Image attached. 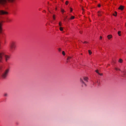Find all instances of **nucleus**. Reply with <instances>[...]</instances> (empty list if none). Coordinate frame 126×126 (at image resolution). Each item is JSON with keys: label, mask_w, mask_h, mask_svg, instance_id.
<instances>
[{"label": "nucleus", "mask_w": 126, "mask_h": 126, "mask_svg": "<svg viewBox=\"0 0 126 126\" xmlns=\"http://www.w3.org/2000/svg\"><path fill=\"white\" fill-rule=\"evenodd\" d=\"M9 71V69H7L4 71L1 75V77L3 79H5L6 78L8 75Z\"/></svg>", "instance_id": "obj_1"}, {"label": "nucleus", "mask_w": 126, "mask_h": 126, "mask_svg": "<svg viewBox=\"0 0 126 126\" xmlns=\"http://www.w3.org/2000/svg\"><path fill=\"white\" fill-rule=\"evenodd\" d=\"M16 0H0V4L4 5L6 4L7 2L10 3H13Z\"/></svg>", "instance_id": "obj_2"}, {"label": "nucleus", "mask_w": 126, "mask_h": 126, "mask_svg": "<svg viewBox=\"0 0 126 126\" xmlns=\"http://www.w3.org/2000/svg\"><path fill=\"white\" fill-rule=\"evenodd\" d=\"M4 56L5 57V61L6 62H7V60L9 59V56L7 55H4V53L3 52H0V62H1V60L2 59L3 56Z\"/></svg>", "instance_id": "obj_3"}, {"label": "nucleus", "mask_w": 126, "mask_h": 126, "mask_svg": "<svg viewBox=\"0 0 126 126\" xmlns=\"http://www.w3.org/2000/svg\"><path fill=\"white\" fill-rule=\"evenodd\" d=\"M16 46L15 42H12L10 45V50L11 51L13 52L15 50Z\"/></svg>", "instance_id": "obj_4"}, {"label": "nucleus", "mask_w": 126, "mask_h": 126, "mask_svg": "<svg viewBox=\"0 0 126 126\" xmlns=\"http://www.w3.org/2000/svg\"><path fill=\"white\" fill-rule=\"evenodd\" d=\"M8 13L7 12L3 10H0V14L1 15L7 14Z\"/></svg>", "instance_id": "obj_5"}, {"label": "nucleus", "mask_w": 126, "mask_h": 126, "mask_svg": "<svg viewBox=\"0 0 126 126\" xmlns=\"http://www.w3.org/2000/svg\"><path fill=\"white\" fill-rule=\"evenodd\" d=\"M80 81L81 83L82 84H83L85 86H86V85L85 83L83 81V80L82 79H81V78H80Z\"/></svg>", "instance_id": "obj_6"}, {"label": "nucleus", "mask_w": 126, "mask_h": 126, "mask_svg": "<svg viewBox=\"0 0 126 126\" xmlns=\"http://www.w3.org/2000/svg\"><path fill=\"white\" fill-rule=\"evenodd\" d=\"M2 25L1 23H0V33H1L2 30Z\"/></svg>", "instance_id": "obj_7"}, {"label": "nucleus", "mask_w": 126, "mask_h": 126, "mask_svg": "<svg viewBox=\"0 0 126 126\" xmlns=\"http://www.w3.org/2000/svg\"><path fill=\"white\" fill-rule=\"evenodd\" d=\"M107 37L109 39H110L112 37V36L111 35H108L107 36Z\"/></svg>", "instance_id": "obj_8"}, {"label": "nucleus", "mask_w": 126, "mask_h": 126, "mask_svg": "<svg viewBox=\"0 0 126 126\" xmlns=\"http://www.w3.org/2000/svg\"><path fill=\"white\" fill-rule=\"evenodd\" d=\"M123 7L121 5L119 7L118 9H119L122 10L123 9Z\"/></svg>", "instance_id": "obj_9"}, {"label": "nucleus", "mask_w": 126, "mask_h": 126, "mask_svg": "<svg viewBox=\"0 0 126 126\" xmlns=\"http://www.w3.org/2000/svg\"><path fill=\"white\" fill-rule=\"evenodd\" d=\"M87 79L88 78L87 77H85L83 78L84 80L85 81H86V82H88Z\"/></svg>", "instance_id": "obj_10"}, {"label": "nucleus", "mask_w": 126, "mask_h": 126, "mask_svg": "<svg viewBox=\"0 0 126 126\" xmlns=\"http://www.w3.org/2000/svg\"><path fill=\"white\" fill-rule=\"evenodd\" d=\"M115 14H113V15L114 16H116L117 15V12H116V11H115Z\"/></svg>", "instance_id": "obj_11"}, {"label": "nucleus", "mask_w": 126, "mask_h": 126, "mask_svg": "<svg viewBox=\"0 0 126 126\" xmlns=\"http://www.w3.org/2000/svg\"><path fill=\"white\" fill-rule=\"evenodd\" d=\"M98 16H100L101 15V12L100 11H98Z\"/></svg>", "instance_id": "obj_12"}, {"label": "nucleus", "mask_w": 126, "mask_h": 126, "mask_svg": "<svg viewBox=\"0 0 126 126\" xmlns=\"http://www.w3.org/2000/svg\"><path fill=\"white\" fill-rule=\"evenodd\" d=\"M119 62L120 63H121L123 62V60L122 59H120L119 60Z\"/></svg>", "instance_id": "obj_13"}, {"label": "nucleus", "mask_w": 126, "mask_h": 126, "mask_svg": "<svg viewBox=\"0 0 126 126\" xmlns=\"http://www.w3.org/2000/svg\"><path fill=\"white\" fill-rule=\"evenodd\" d=\"M122 72H123V73L124 75H125L126 74V72L124 70L123 71H122Z\"/></svg>", "instance_id": "obj_14"}, {"label": "nucleus", "mask_w": 126, "mask_h": 126, "mask_svg": "<svg viewBox=\"0 0 126 126\" xmlns=\"http://www.w3.org/2000/svg\"><path fill=\"white\" fill-rule=\"evenodd\" d=\"M88 52L89 54L91 55L92 54V52L90 50H88Z\"/></svg>", "instance_id": "obj_15"}, {"label": "nucleus", "mask_w": 126, "mask_h": 126, "mask_svg": "<svg viewBox=\"0 0 126 126\" xmlns=\"http://www.w3.org/2000/svg\"><path fill=\"white\" fill-rule=\"evenodd\" d=\"M121 33V32L120 31H119L118 32V34L119 36H120L121 35L120 34Z\"/></svg>", "instance_id": "obj_16"}, {"label": "nucleus", "mask_w": 126, "mask_h": 126, "mask_svg": "<svg viewBox=\"0 0 126 126\" xmlns=\"http://www.w3.org/2000/svg\"><path fill=\"white\" fill-rule=\"evenodd\" d=\"M53 20H55V15H53Z\"/></svg>", "instance_id": "obj_17"}, {"label": "nucleus", "mask_w": 126, "mask_h": 126, "mask_svg": "<svg viewBox=\"0 0 126 126\" xmlns=\"http://www.w3.org/2000/svg\"><path fill=\"white\" fill-rule=\"evenodd\" d=\"M60 30L61 31H62L63 30V29L62 27H60Z\"/></svg>", "instance_id": "obj_18"}, {"label": "nucleus", "mask_w": 126, "mask_h": 126, "mask_svg": "<svg viewBox=\"0 0 126 126\" xmlns=\"http://www.w3.org/2000/svg\"><path fill=\"white\" fill-rule=\"evenodd\" d=\"M115 69L116 70H119V71H121V70H120V69H118V68H117L116 67L115 68Z\"/></svg>", "instance_id": "obj_19"}, {"label": "nucleus", "mask_w": 126, "mask_h": 126, "mask_svg": "<svg viewBox=\"0 0 126 126\" xmlns=\"http://www.w3.org/2000/svg\"><path fill=\"white\" fill-rule=\"evenodd\" d=\"M74 16H72L71 18L70 19H72L74 18Z\"/></svg>", "instance_id": "obj_20"}, {"label": "nucleus", "mask_w": 126, "mask_h": 126, "mask_svg": "<svg viewBox=\"0 0 126 126\" xmlns=\"http://www.w3.org/2000/svg\"><path fill=\"white\" fill-rule=\"evenodd\" d=\"M62 54L63 55H65V52L64 51H62Z\"/></svg>", "instance_id": "obj_21"}, {"label": "nucleus", "mask_w": 126, "mask_h": 126, "mask_svg": "<svg viewBox=\"0 0 126 126\" xmlns=\"http://www.w3.org/2000/svg\"><path fill=\"white\" fill-rule=\"evenodd\" d=\"M61 11L63 13L64 12V10H63L62 9H61Z\"/></svg>", "instance_id": "obj_22"}, {"label": "nucleus", "mask_w": 126, "mask_h": 126, "mask_svg": "<svg viewBox=\"0 0 126 126\" xmlns=\"http://www.w3.org/2000/svg\"><path fill=\"white\" fill-rule=\"evenodd\" d=\"M7 95H8V94L6 93H5L4 94V96H7Z\"/></svg>", "instance_id": "obj_23"}, {"label": "nucleus", "mask_w": 126, "mask_h": 126, "mask_svg": "<svg viewBox=\"0 0 126 126\" xmlns=\"http://www.w3.org/2000/svg\"><path fill=\"white\" fill-rule=\"evenodd\" d=\"M61 22H60L59 23V24L60 26H61Z\"/></svg>", "instance_id": "obj_24"}, {"label": "nucleus", "mask_w": 126, "mask_h": 126, "mask_svg": "<svg viewBox=\"0 0 126 126\" xmlns=\"http://www.w3.org/2000/svg\"><path fill=\"white\" fill-rule=\"evenodd\" d=\"M68 1H66V2H65V4H66V5H67L68 4Z\"/></svg>", "instance_id": "obj_25"}, {"label": "nucleus", "mask_w": 126, "mask_h": 126, "mask_svg": "<svg viewBox=\"0 0 126 126\" xmlns=\"http://www.w3.org/2000/svg\"><path fill=\"white\" fill-rule=\"evenodd\" d=\"M67 16H66L65 17H64V20L65 21L66 18H67Z\"/></svg>", "instance_id": "obj_26"}, {"label": "nucleus", "mask_w": 126, "mask_h": 126, "mask_svg": "<svg viewBox=\"0 0 126 126\" xmlns=\"http://www.w3.org/2000/svg\"><path fill=\"white\" fill-rule=\"evenodd\" d=\"M58 50L59 52L61 51V49L60 48H59L58 49Z\"/></svg>", "instance_id": "obj_27"}, {"label": "nucleus", "mask_w": 126, "mask_h": 126, "mask_svg": "<svg viewBox=\"0 0 126 126\" xmlns=\"http://www.w3.org/2000/svg\"><path fill=\"white\" fill-rule=\"evenodd\" d=\"M95 72L98 74L99 73L98 72V70H95Z\"/></svg>", "instance_id": "obj_28"}, {"label": "nucleus", "mask_w": 126, "mask_h": 126, "mask_svg": "<svg viewBox=\"0 0 126 126\" xmlns=\"http://www.w3.org/2000/svg\"><path fill=\"white\" fill-rule=\"evenodd\" d=\"M70 12H72V10H73L71 8H70Z\"/></svg>", "instance_id": "obj_29"}, {"label": "nucleus", "mask_w": 126, "mask_h": 126, "mask_svg": "<svg viewBox=\"0 0 126 126\" xmlns=\"http://www.w3.org/2000/svg\"><path fill=\"white\" fill-rule=\"evenodd\" d=\"M98 7H100L101 6V5L100 4H98Z\"/></svg>", "instance_id": "obj_30"}, {"label": "nucleus", "mask_w": 126, "mask_h": 126, "mask_svg": "<svg viewBox=\"0 0 126 126\" xmlns=\"http://www.w3.org/2000/svg\"><path fill=\"white\" fill-rule=\"evenodd\" d=\"M88 42L86 41H85L83 42L84 43H87Z\"/></svg>", "instance_id": "obj_31"}, {"label": "nucleus", "mask_w": 126, "mask_h": 126, "mask_svg": "<svg viewBox=\"0 0 126 126\" xmlns=\"http://www.w3.org/2000/svg\"><path fill=\"white\" fill-rule=\"evenodd\" d=\"M71 57H68V58H67V60H68L69 59H71Z\"/></svg>", "instance_id": "obj_32"}, {"label": "nucleus", "mask_w": 126, "mask_h": 126, "mask_svg": "<svg viewBox=\"0 0 126 126\" xmlns=\"http://www.w3.org/2000/svg\"><path fill=\"white\" fill-rule=\"evenodd\" d=\"M98 74L100 75V76H102V74H100L99 73Z\"/></svg>", "instance_id": "obj_33"}, {"label": "nucleus", "mask_w": 126, "mask_h": 126, "mask_svg": "<svg viewBox=\"0 0 126 126\" xmlns=\"http://www.w3.org/2000/svg\"><path fill=\"white\" fill-rule=\"evenodd\" d=\"M102 38V37L101 36H100V39H101Z\"/></svg>", "instance_id": "obj_34"}, {"label": "nucleus", "mask_w": 126, "mask_h": 126, "mask_svg": "<svg viewBox=\"0 0 126 126\" xmlns=\"http://www.w3.org/2000/svg\"><path fill=\"white\" fill-rule=\"evenodd\" d=\"M44 12H46V11L45 10H44Z\"/></svg>", "instance_id": "obj_35"}, {"label": "nucleus", "mask_w": 126, "mask_h": 126, "mask_svg": "<svg viewBox=\"0 0 126 126\" xmlns=\"http://www.w3.org/2000/svg\"><path fill=\"white\" fill-rule=\"evenodd\" d=\"M98 85H99L100 84V83L99 82L98 83Z\"/></svg>", "instance_id": "obj_36"}, {"label": "nucleus", "mask_w": 126, "mask_h": 126, "mask_svg": "<svg viewBox=\"0 0 126 126\" xmlns=\"http://www.w3.org/2000/svg\"><path fill=\"white\" fill-rule=\"evenodd\" d=\"M49 12H50V13H51L49 11Z\"/></svg>", "instance_id": "obj_37"}, {"label": "nucleus", "mask_w": 126, "mask_h": 126, "mask_svg": "<svg viewBox=\"0 0 126 126\" xmlns=\"http://www.w3.org/2000/svg\"><path fill=\"white\" fill-rule=\"evenodd\" d=\"M57 8H56V10H57Z\"/></svg>", "instance_id": "obj_38"}, {"label": "nucleus", "mask_w": 126, "mask_h": 126, "mask_svg": "<svg viewBox=\"0 0 126 126\" xmlns=\"http://www.w3.org/2000/svg\"><path fill=\"white\" fill-rule=\"evenodd\" d=\"M80 33H81V32H80Z\"/></svg>", "instance_id": "obj_39"}, {"label": "nucleus", "mask_w": 126, "mask_h": 126, "mask_svg": "<svg viewBox=\"0 0 126 126\" xmlns=\"http://www.w3.org/2000/svg\"><path fill=\"white\" fill-rule=\"evenodd\" d=\"M122 76V77H123V76Z\"/></svg>", "instance_id": "obj_40"}, {"label": "nucleus", "mask_w": 126, "mask_h": 126, "mask_svg": "<svg viewBox=\"0 0 126 126\" xmlns=\"http://www.w3.org/2000/svg\"><path fill=\"white\" fill-rule=\"evenodd\" d=\"M97 82H98V81H97Z\"/></svg>", "instance_id": "obj_41"}]
</instances>
